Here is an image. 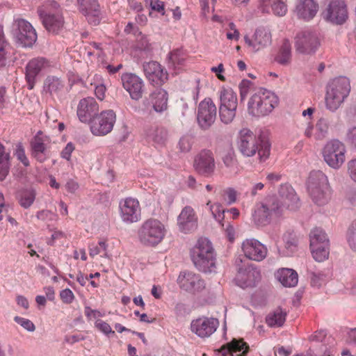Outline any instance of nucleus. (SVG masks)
I'll use <instances>...</instances> for the list:
<instances>
[{
  "label": "nucleus",
  "instance_id": "4c0bfd02",
  "mask_svg": "<svg viewBox=\"0 0 356 356\" xmlns=\"http://www.w3.org/2000/svg\"><path fill=\"white\" fill-rule=\"evenodd\" d=\"M310 248L319 245H330V241L323 229L316 227L309 234Z\"/></svg>",
  "mask_w": 356,
  "mask_h": 356
},
{
  "label": "nucleus",
  "instance_id": "3c124183",
  "mask_svg": "<svg viewBox=\"0 0 356 356\" xmlns=\"http://www.w3.org/2000/svg\"><path fill=\"white\" fill-rule=\"evenodd\" d=\"M92 85L95 86V94L97 99L101 101L103 100L105 97L106 88L102 81V76L100 75H95Z\"/></svg>",
  "mask_w": 356,
  "mask_h": 356
},
{
  "label": "nucleus",
  "instance_id": "603ef678",
  "mask_svg": "<svg viewBox=\"0 0 356 356\" xmlns=\"http://www.w3.org/2000/svg\"><path fill=\"white\" fill-rule=\"evenodd\" d=\"M13 154L17 158V159L23 164L24 167L29 166L30 162L26 155L25 149L22 143H18L16 144Z\"/></svg>",
  "mask_w": 356,
  "mask_h": 356
},
{
  "label": "nucleus",
  "instance_id": "2eb2a0df",
  "mask_svg": "<svg viewBox=\"0 0 356 356\" xmlns=\"http://www.w3.org/2000/svg\"><path fill=\"white\" fill-rule=\"evenodd\" d=\"M168 92L163 88H156L152 91L143 102L147 110L161 115L168 108Z\"/></svg>",
  "mask_w": 356,
  "mask_h": 356
},
{
  "label": "nucleus",
  "instance_id": "052dcab7",
  "mask_svg": "<svg viewBox=\"0 0 356 356\" xmlns=\"http://www.w3.org/2000/svg\"><path fill=\"white\" fill-rule=\"evenodd\" d=\"M95 326L103 334L108 335L110 334H114L111 327L108 323L103 321L100 319H97L95 323Z\"/></svg>",
  "mask_w": 356,
  "mask_h": 356
},
{
  "label": "nucleus",
  "instance_id": "20e7f679",
  "mask_svg": "<svg viewBox=\"0 0 356 356\" xmlns=\"http://www.w3.org/2000/svg\"><path fill=\"white\" fill-rule=\"evenodd\" d=\"M307 191L313 202L318 206L327 204L331 199V188L327 176L320 170L310 172Z\"/></svg>",
  "mask_w": 356,
  "mask_h": 356
},
{
  "label": "nucleus",
  "instance_id": "9b49d317",
  "mask_svg": "<svg viewBox=\"0 0 356 356\" xmlns=\"http://www.w3.org/2000/svg\"><path fill=\"white\" fill-rule=\"evenodd\" d=\"M119 215L125 224L138 222L141 218V209L139 201L136 198L126 197L119 202Z\"/></svg>",
  "mask_w": 356,
  "mask_h": 356
},
{
  "label": "nucleus",
  "instance_id": "dca6fc26",
  "mask_svg": "<svg viewBox=\"0 0 356 356\" xmlns=\"http://www.w3.org/2000/svg\"><path fill=\"white\" fill-rule=\"evenodd\" d=\"M216 104L211 98L207 97L200 102L197 108V120L202 129L207 130L211 127L216 120Z\"/></svg>",
  "mask_w": 356,
  "mask_h": 356
},
{
  "label": "nucleus",
  "instance_id": "4d7b16f0",
  "mask_svg": "<svg viewBox=\"0 0 356 356\" xmlns=\"http://www.w3.org/2000/svg\"><path fill=\"white\" fill-rule=\"evenodd\" d=\"M193 144V138L191 136H183L179 140L178 147L182 152H188L191 150Z\"/></svg>",
  "mask_w": 356,
  "mask_h": 356
},
{
  "label": "nucleus",
  "instance_id": "473e14b6",
  "mask_svg": "<svg viewBox=\"0 0 356 356\" xmlns=\"http://www.w3.org/2000/svg\"><path fill=\"white\" fill-rule=\"evenodd\" d=\"M248 350V346L245 342L234 339L230 343L222 346L218 352L222 356H244Z\"/></svg>",
  "mask_w": 356,
  "mask_h": 356
},
{
  "label": "nucleus",
  "instance_id": "4468645a",
  "mask_svg": "<svg viewBox=\"0 0 356 356\" xmlns=\"http://www.w3.org/2000/svg\"><path fill=\"white\" fill-rule=\"evenodd\" d=\"M320 46L316 34L310 30L300 31L295 38L296 50L302 54H312L316 52Z\"/></svg>",
  "mask_w": 356,
  "mask_h": 356
},
{
  "label": "nucleus",
  "instance_id": "774afa93",
  "mask_svg": "<svg viewBox=\"0 0 356 356\" xmlns=\"http://www.w3.org/2000/svg\"><path fill=\"white\" fill-rule=\"evenodd\" d=\"M346 140L356 149V127H352L348 129Z\"/></svg>",
  "mask_w": 356,
  "mask_h": 356
},
{
  "label": "nucleus",
  "instance_id": "c9c22d12",
  "mask_svg": "<svg viewBox=\"0 0 356 356\" xmlns=\"http://www.w3.org/2000/svg\"><path fill=\"white\" fill-rule=\"evenodd\" d=\"M261 7L264 12L268 13L271 9L278 16H284L287 12L286 0H261Z\"/></svg>",
  "mask_w": 356,
  "mask_h": 356
},
{
  "label": "nucleus",
  "instance_id": "0eeeda50",
  "mask_svg": "<svg viewBox=\"0 0 356 356\" xmlns=\"http://www.w3.org/2000/svg\"><path fill=\"white\" fill-rule=\"evenodd\" d=\"M280 206L277 197H269L257 202L252 210V222L259 227L269 225L280 214Z\"/></svg>",
  "mask_w": 356,
  "mask_h": 356
},
{
  "label": "nucleus",
  "instance_id": "5701e85b",
  "mask_svg": "<svg viewBox=\"0 0 356 356\" xmlns=\"http://www.w3.org/2000/svg\"><path fill=\"white\" fill-rule=\"evenodd\" d=\"M123 88L134 100L140 99L143 93L144 83L141 78L135 74L125 73L121 77Z\"/></svg>",
  "mask_w": 356,
  "mask_h": 356
},
{
  "label": "nucleus",
  "instance_id": "2f4dec72",
  "mask_svg": "<svg viewBox=\"0 0 356 356\" xmlns=\"http://www.w3.org/2000/svg\"><path fill=\"white\" fill-rule=\"evenodd\" d=\"M275 277L284 287H295L298 282L297 272L289 268H281L275 272Z\"/></svg>",
  "mask_w": 356,
  "mask_h": 356
},
{
  "label": "nucleus",
  "instance_id": "e433bc0d",
  "mask_svg": "<svg viewBox=\"0 0 356 356\" xmlns=\"http://www.w3.org/2000/svg\"><path fill=\"white\" fill-rule=\"evenodd\" d=\"M220 106H238L236 93L229 87H222L219 92Z\"/></svg>",
  "mask_w": 356,
  "mask_h": 356
},
{
  "label": "nucleus",
  "instance_id": "39448f33",
  "mask_svg": "<svg viewBox=\"0 0 356 356\" xmlns=\"http://www.w3.org/2000/svg\"><path fill=\"white\" fill-rule=\"evenodd\" d=\"M42 23L48 32L58 33L64 27V17L59 4L54 1H47L38 9Z\"/></svg>",
  "mask_w": 356,
  "mask_h": 356
},
{
  "label": "nucleus",
  "instance_id": "a18cd8bd",
  "mask_svg": "<svg viewBox=\"0 0 356 356\" xmlns=\"http://www.w3.org/2000/svg\"><path fill=\"white\" fill-rule=\"evenodd\" d=\"M106 44L97 42H91L87 47L88 56H94L99 58L104 59L105 57V49Z\"/></svg>",
  "mask_w": 356,
  "mask_h": 356
},
{
  "label": "nucleus",
  "instance_id": "f3484780",
  "mask_svg": "<svg viewBox=\"0 0 356 356\" xmlns=\"http://www.w3.org/2000/svg\"><path fill=\"white\" fill-rule=\"evenodd\" d=\"M177 283L181 289L191 294H197L205 288L204 281L195 273L190 271L181 272L178 278Z\"/></svg>",
  "mask_w": 356,
  "mask_h": 356
},
{
  "label": "nucleus",
  "instance_id": "ddd939ff",
  "mask_svg": "<svg viewBox=\"0 0 356 356\" xmlns=\"http://www.w3.org/2000/svg\"><path fill=\"white\" fill-rule=\"evenodd\" d=\"M323 18L332 24H342L348 19V10L343 0H328L323 12Z\"/></svg>",
  "mask_w": 356,
  "mask_h": 356
},
{
  "label": "nucleus",
  "instance_id": "8fccbe9b",
  "mask_svg": "<svg viewBox=\"0 0 356 356\" xmlns=\"http://www.w3.org/2000/svg\"><path fill=\"white\" fill-rule=\"evenodd\" d=\"M207 206L209 207V210L215 220L221 224L222 220L224 219V213L225 211L222 205L219 203L211 204V201H208Z\"/></svg>",
  "mask_w": 356,
  "mask_h": 356
},
{
  "label": "nucleus",
  "instance_id": "393cba45",
  "mask_svg": "<svg viewBox=\"0 0 356 356\" xmlns=\"http://www.w3.org/2000/svg\"><path fill=\"white\" fill-rule=\"evenodd\" d=\"M79 11L88 23L96 26L100 22V10L97 0H77Z\"/></svg>",
  "mask_w": 356,
  "mask_h": 356
},
{
  "label": "nucleus",
  "instance_id": "680f3d73",
  "mask_svg": "<svg viewBox=\"0 0 356 356\" xmlns=\"http://www.w3.org/2000/svg\"><path fill=\"white\" fill-rule=\"evenodd\" d=\"M60 298L63 303L71 304L75 298V296L70 289H65L60 291Z\"/></svg>",
  "mask_w": 356,
  "mask_h": 356
},
{
  "label": "nucleus",
  "instance_id": "de8ad7c7",
  "mask_svg": "<svg viewBox=\"0 0 356 356\" xmlns=\"http://www.w3.org/2000/svg\"><path fill=\"white\" fill-rule=\"evenodd\" d=\"M107 248L108 245L104 241H100L98 243H91L88 246L90 256L94 257L104 252L102 257H108Z\"/></svg>",
  "mask_w": 356,
  "mask_h": 356
},
{
  "label": "nucleus",
  "instance_id": "13d9d810",
  "mask_svg": "<svg viewBox=\"0 0 356 356\" xmlns=\"http://www.w3.org/2000/svg\"><path fill=\"white\" fill-rule=\"evenodd\" d=\"M14 321L29 332H33L35 330V325L29 319L20 316H15L14 318Z\"/></svg>",
  "mask_w": 356,
  "mask_h": 356
},
{
  "label": "nucleus",
  "instance_id": "c03bdc74",
  "mask_svg": "<svg viewBox=\"0 0 356 356\" xmlns=\"http://www.w3.org/2000/svg\"><path fill=\"white\" fill-rule=\"evenodd\" d=\"M63 87L62 81L57 77L48 76L43 86V90L46 92L55 93L59 91Z\"/></svg>",
  "mask_w": 356,
  "mask_h": 356
},
{
  "label": "nucleus",
  "instance_id": "f704fd0d",
  "mask_svg": "<svg viewBox=\"0 0 356 356\" xmlns=\"http://www.w3.org/2000/svg\"><path fill=\"white\" fill-rule=\"evenodd\" d=\"M32 155L40 163L44 162L48 158L47 145L45 140L36 135L31 143Z\"/></svg>",
  "mask_w": 356,
  "mask_h": 356
},
{
  "label": "nucleus",
  "instance_id": "72a5a7b5",
  "mask_svg": "<svg viewBox=\"0 0 356 356\" xmlns=\"http://www.w3.org/2000/svg\"><path fill=\"white\" fill-rule=\"evenodd\" d=\"M167 131L158 126H150L144 131V136L148 143L163 145L167 138Z\"/></svg>",
  "mask_w": 356,
  "mask_h": 356
},
{
  "label": "nucleus",
  "instance_id": "49530a36",
  "mask_svg": "<svg viewBox=\"0 0 356 356\" xmlns=\"http://www.w3.org/2000/svg\"><path fill=\"white\" fill-rule=\"evenodd\" d=\"M313 258L318 262H322L328 259L330 245H319L310 248Z\"/></svg>",
  "mask_w": 356,
  "mask_h": 356
},
{
  "label": "nucleus",
  "instance_id": "412c9836",
  "mask_svg": "<svg viewBox=\"0 0 356 356\" xmlns=\"http://www.w3.org/2000/svg\"><path fill=\"white\" fill-rule=\"evenodd\" d=\"M331 129L330 121L324 118H320L315 126L310 121L307 122L304 129V136L307 138L321 140L327 137Z\"/></svg>",
  "mask_w": 356,
  "mask_h": 356
},
{
  "label": "nucleus",
  "instance_id": "f257e3e1",
  "mask_svg": "<svg viewBox=\"0 0 356 356\" xmlns=\"http://www.w3.org/2000/svg\"><path fill=\"white\" fill-rule=\"evenodd\" d=\"M237 145L244 156L252 157L257 153L260 162L266 161L270 154L269 141L257 137L248 129H243L239 131Z\"/></svg>",
  "mask_w": 356,
  "mask_h": 356
},
{
  "label": "nucleus",
  "instance_id": "f03ea898",
  "mask_svg": "<svg viewBox=\"0 0 356 356\" xmlns=\"http://www.w3.org/2000/svg\"><path fill=\"white\" fill-rule=\"evenodd\" d=\"M350 80L338 76L330 80L325 86V106L326 109L335 112L344 103L350 92Z\"/></svg>",
  "mask_w": 356,
  "mask_h": 356
},
{
  "label": "nucleus",
  "instance_id": "9d476101",
  "mask_svg": "<svg viewBox=\"0 0 356 356\" xmlns=\"http://www.w3.org/2000/svg\"><path fill=\"white\" fill-rule=\"evenodd\" d=\"M12 33L16 42L24 47H31L37 40L35 30L29 22L23 19L14 22Z\"/></svg>",
  "mask_w": 356,
  "mask_h": 356
},
{
  "label": "nucleus",
  "instance_id": "423d86ee",
  "mask_svg": "<svg viewBox=\"0 0 356 356\" xmlns=\"http://www.w3.org/2000/svg\"><path fill=\"white\" fill-rule=\"evenodd\" d=\"M278 97L273 92L259 90L252 95L248 104V111L254 117L268 115L278 104Z\"/></svg>",
  "mask_w": 356,
  "mask_h": 356
},
{
  "label": "nucleus",
  "instance_id": "c756f323",
  "mask_svg": "<svg viewBox=\"0 0 356 356\" xmlns=\"http://www.w3.org/2000/svg\"><path fill=\"white\" fill-rule=\"evenodd\" d=\"M318 10L316 0H297L295 12L298 18L305 21L312 19Z\"/></svg>",
  "mask_w": 356,
  "mask_h": 356
},
{
  "label": "nucleus",
  "instance_id": "cd10ccee",
  "mask_svg": "<svg viewBox=\"0 0 356 356\" xmlns=\"http://www.w3.org/2000/svg\"><path fill=\"white\" fill-rule=\"evenodd\" d=\"M280 199L277 201L282 207H285L290 210H295L298 207L299 198L291 185L282 184L279 190Z\"/></svg>",
  "mask_w": 356,
  "mask_h": 356
},
{
  "label": "nucleus",
  "instance_id": "7ed1b4c3",
  "mask_svg": "<svg viewBox=\"0 0 356 356\" xmlns=\"http://www.w3.org/2000/svg\"><path fill=\"white\" fill-rule=\"evenodd\" d=\"M191 260L195 268L203 273L216 270V257L212 243L207 238H200L191 250Z\"/></svg>",
  "mask_w": 356,
  "mask_h": 356
},
{
  "label": "nucleus",
  "instance_id": "c85d7f7f",
  "mask_svg": "<svg viewBox=\"0 0 356 356\" xmlns=\"http://www.w3.org/2000/svg\"><path fill=\"white\" fill-rule=\"evenodd\" d=\"M143 70L148 80L156 85H161L168 79L167 72L156 61L145 63Z\"/></svg>",
  "mask_w": 356,
  "mask_h": 356
},
{
  "label": "nucleus",
  "instance_id": "864d4df0",
  "mask_svg": "<svg viewBox=\"0 0 356 356\" xmlns=\"http://www.w3.org/2000/svg\"><path fill=\"white\" fill-rule=\"evenodd\" d=\"M325 276L321 272H312L309 274L311 285L314 287L320 288L325 283Z\"/></svg>",
  "mask_w": 356,
  "mask_h": 356
},
{
  "label": "nucleus",
  "instance_id": "a211bd4d",
  "mask_svg": "<svg viewBox=\"0 0 356 356\" xmlns=\"http://www.w3.org/2000/svg\"><path fill=\"white\" fill-rule=\"evenodd\" d=\"M193 167L201 175L206 177H211L216 168L213 153L209 149L202 150L195 157Z\"/></svg>",
  "mask_w": 356,
  "mask_h": 356
},
{
  "label": "nucleus",
  "instance_id": "37998d69",
  "mask_svg": "<svg viewBox=\"0 0 356 356\" xmlns=\"http://www.w3.org/2000/svg\"><path fill=\"white\" fill-rule=\"evenodd\" d=\"M238 106H219V116L220 121L225 124L233 122L236 115Z\"/></svg>",
  "mask_w": 356,
  "mask_h": 356
},
{
  "label": "nucleus",
  "instance_id": "b1692460",
  "mask_svg": "<svg viewBox=\"0 0 356 356\" xmlns=\"http://www.w3.org/2000/svg\"><path fill=\"white\" fill-rule=\"evenodd\" d=\"M99 112V105L92 97L80 100L77 108V115L82 122H90Z\"/></svg>",
  "mask_w": 356,
  "mask_h": 356
},
{
  "label": "nucleus",
  "instance_id": "bb28decb",
  "mask_svg": "<svg viewBox=\"0 0 356 356\" xmlns=\"http://www.w3.org/2000/svg\"><path fill=\"white\" fill-rule=\"evenodd\" d=\"M48 67V62L43 58L31 60L26 66V80L28 89L34 88L38 74Z\"/></svg>",
  "mask_w": 356,
  "mask_h": 356
},
{
  "label": "nucleus",
  "instance_id": "e2e57ef3",
  "mask_svg": "<svg viewBox=\"0 0 356 356\" xmlns=\"http://www.w3.org/2000/svg\"><path fill=\"white\" fill-rule=\"evenodd\" d=\"M222 162L228 168H234L236 165L237 161L233 152H227L222 157Z\"/></svg>",
  "mask_w": 356,
  "mask_h": 356
},
{
  "label": "nucleus",
  "instance_id": "a878e982",
  "mask_svg": "<svg viewBox=\"0 0 356 356\" xmlns=\"http://www.w3.org/2000/svg\"><path fill=\"white\" fill-rule=\"evenodd\" d=\"M177 225L184 233H190L197 229V217L192 207L186 206L181 210L177 218Z\"/></svg>",
  "mask_w": 356,
  "mask_h": 356
},
{
  "label": "nucleus",
  "instance_id": "7c9ffc66",
  "mask_svg": "<svg viewBox=\"0 0 356 356\" xmlns=\"http://www.w3.org/2000/svg\"><path fill=\"white\" fill-rule=\"evenodd\" d=\"M261 278L259 270L252 266H249L244 271H240L236 280L238 284L242 288L253 287Z\"/></svg>",
  "mask_w": 356,
  "mask_h": 356
},
{
  "label": "nucleus",
  "instance_id": "6e6552de",
  "mask_svg": "<svg viewBox=\"0 0 356 356\" xmlns=\"http://www.w3.org/2000/svg\"><path fill=\"white\" fill-rule=\"evenodd\" d=\"M166 234L165 225L157 219L145 220L138 229L140 241L148 246H155L160 243Z\"/></svg>",
  "mask_w": 356,
  "mask_h": 356
},
{
  "label": "nucleus",
  "instance_id": "aec40b11",
  "mask_svg": "<svg viewBox=\"0 0 356 356\" xmlns=\"http://www.w3.org/2000/svg\"><path fill=\"white\" fill-rule=\"evenodd\" d=\"M219 325L215 318L201 317L193 320L191 324V331L200 338H206L213 334Z\"/></svg>",
  "mask_w": 356,
  "mask_h": 356
},
{
  "label": "nucleus",
  "instance_id": "79ce46f5",
  "mask_svg": "<svg viewBox=\"0 0 356 356\" xmlns=\"http://www.w3.org/2000/svg\"><path fill=\"white\" fill-rule=\"evenodd\" d=\"M291 58V46L288 40H284L282 42L280 52L275 58L276 61L282 65L289 64Z\"/></svg>",
  "mask_w": 356,
  "mask_h": 356
},
{
  "label": "nucleus",
  "instance_id": "09e8293b",
  "mask_svg": "<svg viewBox=\"0 0 356 356\" xmlns=\"http://www.w3.org/2000/svg\"><path fill=\"white\" fill-rule=\"evenodd\" d=\"M186 58V54L182 49H177L171 51L169 54L170 63L176 67L181 65Z\"/></svg>",
  "mask_w": 356,
  "mask_h": 356
},
{
  "label": "nucleus",
  "instance_id": "f8f14e48",
  "mask_svg": "<svg viewBox=\"0 0 356 356\" xmlns=\"http://www.w3.org/2000/svg\"><path fill=\"white\" fill-rule=\"evenodd\" d=\"M115 120L116 115L113 111H102L90 122V131L95 136H105L112 131Z\"/></svg>",
  "mask_w": 356,
  "mask_h": 356
},
{
  "label": "nucleus",
  "instance_id": "4be33fe9",
  "mask_svg": "<svg viewBox=\"0 0 356 356\" xmlns=\"http://www.w3.org/2000/svg\"><path fill=\"white\" fill-rule=\"evenodd\" d=\"M245 44L252 51H258L271 44L272 35L270 31L264 27L256 29L251 38L245 35Z\"/></svg>",
  "mask_w": 356,
  "mask_h": 356
},
{
  "label": "nucleus",
  "instance_id": "ea45409f",
  "mask_svg": "<svg viewBox=\"0 0 356 356\" xmlns=\"http://www.w3.org/2000/svg\"><path fill=\"white\" fill-rule=\"evenodd\" d=\"M286 313L280 308L270 313L266 318V322L271 327H279L284 325Z\"/></svg>",
  "mask_w": 356,
  "mask_h": 356
},
{
  "label": "nucleus",
  "instance_id": "bf43d9fd",
  "mask_svg": "<svg viewBox=\"0 0 356 356\" xmlns=\"http://www.w3.org/2000/svg\"><path fill=\"white\" fill-rule=\"evenodd\" d=\"M347 241L350 248L356 251V223L352 225L348 233Z\"/></svg>",
  "mask_w": 356,
  "mask_h": 356
},
{
  "label": "nucleus",
  "instance_id": "6ab92c4d",
  "mask_svg": "<svg viewBox=\"0 0 356 356\" xmlns=\"http://www.w3.org/2000/svg\"><path fill=\"white\" fill-rule=\"evenodd\" d=\"M241 249L245 257L254 261H261L268 254L266 246L253 238L244 240L241 244Z\"/></svg>",
  "mask_w": 356,
  "mask_h": 356
},
{
  "label": "nucleus",
  "instance_id": "5fc2aeb1",
  "mask_svg": "<svg viewBox=\"0 0 356 356\" xmlns=\"http://www.w3.org/2000/svg\"><path fill=\"white\" fill-rule=\"evenodd\" d=\"M36 218L46 223L57 220V215L49 210H41L37 212Z\"/></svg>",
  "mask_w": 356,
  "mask_h": 356
},
{
  "label": "nucleus",
  "instance_id": "0e129e2a",
  "mask_svg": "<svg viewBox=\"0 0 356 356\" xmlns=\"http://www.w3.org/2000/svg\"><path fill=\"white\" fill-rule=\"evenodd\" d=\"M84 313L86 316L89 319L95 318L97 320V318L104 316V312H102L97 309H92L89 306L85 307Z\"/></svg>",
  "mask_w": 356,
  "mask_h": 356
},
{
  "label": "nucleus",
  "instance_id": "338daca9",
  "mask_svg": "<svg viewBox=\"0 0 356 356\" xmlns=\"http://www.w3.org/2000/svg\"><path fill=\"white\" fill-rule=\"evenodd\" d=\"M347 170L351 180L356 183V159H351L348 162Z\"/></svg>",
  "mask_w": 356,
  "mask_h": 356
},
{
  "label": "nucleus",
  "instance_id": "69168bd1",
  "mask_svg": "<svg viewBox=\"0 0 356 356\" xmlns=\"http://www.w3.org/2000/svg\"><path fill=\"white\" fill-rule=\"evenodd\" d=\"M229 31L227 33V38L231 40L237 41L239 39L240 33L233 22L229 24Z\"/></svg>",
  "mask_w": 356,
  "mask_h": 356
},
{
  "label": "nucleus",
  "instance_id": "58836bf2",
  "mask_svg": "<svg viewBox=\"0 0 356 356\" xmlns=\"http://www.w3.org/2000/svg\"><path fill=\"white\" fill-rule=\"evenodd\" d=\"M10 155L6 151L5 146L0 143V181L8 176L10 168Z\"/></svg>",
  "mask_w": 356,
  "mask_h": 356
},
{
  "label": "nucleus",
  "instance_id": "1a4fd4ad",
  "mask_svg": "<svg viewBox=\"0 0 356 356\" xmlns=\"http://www.w3.org/2000/svg\"><path fill=\"white\" fill-rule=\"evenodd\" d=\"M346 147L343 143L333 139L327 141L323 148L325 163L333 169H339L346 161Z\"/></svg>",
  "mask_w": 356,
  "mask_h": 356
},
{
  "label": "nucleus",
  "instance_id": "6e6d98bb",
  "mask_svg": "<svg viewBox=\"0 0 356 356\" xmlns=\"http://www.w3.org/2000/svg\"><path fill=\"white\" fill-rule=\"evenodd\" d=\"M283 240L285 243V247L289 250V253H293L296 251L298 245V241L292 234H284Z\"/></svg>",
  "mask_w": 356,
  "mask_h": 356
},
{
  "label": "nucleus",
  "instance_id": "a19ab883",
  "mask_svg": "<svg viewBox=\"0 0 356 356\" xmlns=\"http://www.w3.org/2000/svg\"><path fill=\"white\" fill-rule=\"evenodd\" d=\"M35 197V189L32 188L23 189L18 195L19 203L24 209H28L33 204Z\"/></svg>",
  "mask_w": 356,
  "mask_h": 356
}]
</instances>
